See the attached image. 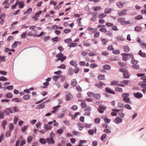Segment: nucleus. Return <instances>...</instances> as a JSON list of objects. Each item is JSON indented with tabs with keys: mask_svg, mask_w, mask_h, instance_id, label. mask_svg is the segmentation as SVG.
I'll list each match as a JSON object with an SVG mask.
<instances>
[{
	"mask_svg": "<svg viewBox=\"0 0 146 146\" xmlns=\"http://www.w3.org/2000/svg\"><path fill=\"white\" fill-rule=\"evenodd\" d=\"M131 62L133 64H137L138 63V61L135 60L134 58H133L131 60Z\"/></svg>",
	"mask_w": 146,
	"mask_h": 146,
	"instance_id": "0e129e2a",
	"label": "nucleus"
},
{
	"mask_svg": "<svg viewBox=\"0 0 146 146\" xmlns=\"http://www.w3.org/2000/svg\"><path fill=\"white\" fill-rule=\"evenodd\" d=\"M93 96L95 99L97 100H99L100 98L101 95L99 94H94Z\"/></svg>",
	"mask_w": 146,
	"mask_h": 146,
	"instance_id": "bb28decb",
	"label": "nucleus"
},
{
	"mask_svg": "<svg viewBox=\"0 0 146 146\" xmlns=\"http://www.w3.org/2000/svg\"><path fill=\"white\" fill-rule=\"evenodd\" d=\"M137 64H134L133 65L132 67L134 69H138L139 68V66Z\"/></svg>",
	"mask_w": 146,
	"mask_h": 146,
	"instance_id": "052dcab7",
	"label": "nucleus"
},
{
	"mask_svg": "<svg viewBox=\"0 0 146 146\" xmlns=\"http://www.w3.org/2000/svg\"><path fill=\"white\" fill-rule=\"evenodd\" d=\"M121 96L123 97V100L125 103H129L130 104H131L130 99L129 98L130 96L129 94L126 93H123L122 94Z\"/></svg>",
	"mask_w": 146,
	"mask_h": 146,
	"instance_id": "f03ea898",
	"label": "nucleus"
},
{
	"mask_svg": "<svg viewBox=\"0 0 146 146\" xmlns=\"http://www.w3.org/2000/svg\"><path fill=\"white\" fill-rule=\"evenodd\" d=\"M70 47H74L76 46L77 45V44L76 43H72L71 42L68 45Z\"/></svg>",
	"mask_w": 146,
	"mask_h": 146,
	"instance_id": "58836bf2",
	"label": "nucleus"
},
{
	"mask_svg": "<svg viewBox=\"0 0 146 146\" xmlns=\"http://www.w3.org/2000/svg\"><path fill=\"white\" fill-rule=\"evenodd\" d=\"M139 85L141 86V87L143 88L142 90L143 93L145 94V91L146 92V83L143 84L142 82H140L139 83Z\"/></svg>",
	"mask_w": 146,
	"mask_h": 146,
	"instance_id": "1a4fd4ad",
	"label": "nucleus"
},
{
	"mask_svg": "<svg viewBox=\"0 0 146 146\" xmlns=\"http://www.w3.org/2000/svg\"><path fill=\"white\" fill-rule=\"evenodd\" d=\"M113 53L115 54H118L120 53V51L119 50H113L112 51Z\"/></svg>",
	"mask_w": 146,
	"mask_h": 146,
	"instance_id": "de8ad7c7",
	"label": "nucleus"
},
{
	"mask_svg": "<svg viewBox=\"0 0 146 146\" xmlns=\"http://www.w3.org/2000/svg\"><path fill=\"white\" fill-rule=\"evenodd\" d=\"M106 107L103 106H100L99 108H98V110L99 112L102 113H103L104 111L106 110Z\"/></svg>",
	"mask_w": 146,
	"mask_h": 146,
	"instance_id": "6e6552de",
	"label": "nucleus"
},
{
	"mask_svg": "<svg viewBox=\"0 0 146 146\" xmlns=\"http://www.w3.org/2000/svg\"><path fill=\"white\" fill-rule=\"evenodd\" d=\"M117 21L118 22L120 23V24L122 25H125L129 24L130 23V22L129 21H125V19L123 18H119L117 19Z\"/></svg>",
	"mask_w": 146,
	"mask_h": 146,
	"instance_id": "39448f33",
	"label": "nucleus"
},
{
	"mask_svg": "<svg viewBox=\"0 0 146 146\" xmlns=\"http://www.w3.org/2000/svg\"><path fill=\"white\" fill-rule=\"evenodd\" d=\"M45 105L44 103H43L37 106L36 107V109H40L44 108L45 107Z\"/></svg>",
	"mask_w": 146,
	"mask_h": 146,
	"instance_id": "5701e85b",
	"label": "nucleus"
},
{
	"mask_svg": "<svg viewBox=\"0 0 146 146\" xmlns=\"http://www.w3.org/2000/svg\"><path fill=\"white\" fill-rule=\"evenodd\" d=\"M42 11H40L36 13H35V16H33L32 17V18L33 19H37L39 17V15L42 14ZM37 19H35V20H36Z\"/></svg>",
	"mask_w": 146,
	"mask_h": 146,
	"instance_id": "9b49d317",
	"label": "nucleus"
},
{
	"mask_svg": "<svg viewBox=\"0 0 146 146\" xmlns=\"http://www.w3.org/2000/svg\"><path fill=\"white\" fill-rule=\"evenodd\" d=\"M26 142L25 140V139H23L21 141L20 146H22L25 144Z\"/></svg>",
	"mask_w": 146,
	"mask_h": 146,
	"instance_id": "774afa93",
	"label": "nucleus"
},
{
	"mask_svg": "<svg viewBox=\"0 0 146 146\" xmlns=\"http://www.w3.org/2000/svg\"><path fill=\"white\" fill-rule=\"evenodd\" d=\"M32 9L31 8H29L27 11H25L24 13V14H26L27 13H28L29 14L32 11Z\"/></svg>",
	"mask_w": 146,
	"mask_h": 146,
	"instance_id": "a19ab883",
	"label": "nucleus"
},
{
	"mask_svg": "<svg viewBox=\"0 0 146 146\" xmlns=\"http://www.w3.org/2000/svg\"><path fill=\"white\" fill-rule=\"evenodd\" d=\"M17 5H19V7L20 8H22L24 6V2L23 1H20L17 2Z\"/></svg>",
	"mask_w": 146,
	"mask_h": 146,
	"instance_id": "4468645a",
	"label": "nucleus"
},
{
	"mask_svg": "<svg viewBox=\"0 0 146 146\" xmlns=\"http://www.w3.org/2000/svg\"><path fill=\"white\" fill-rule=\"evenodd\" d=\"M55 134L53 132H51L50 133V137L46 138L47 143L49 144H54L55 141L53 138L55 137Z\"/></svg>",
	"mask_w": 146,
	"mask_h": 146,
	"instance_id": "f257e3e1",
	"label": "nucleus"
},
{
	"mask_svg": "<svg viewBox=\"0 0 146 146\" xmlns=\"http://www.w3.org/2000/svg\"><path fill=\"white\" fill-rule=\"evenodd\" d=\"M66 100L67 101L72 100L73 98V96L71 94H68L65 96Z\"/></svg>",
	"mask_w": 146,
	"mask_h": 146,
	"instance_id": "f8f14e48",
	"label": "nucleus"
},
{
	"mask_svg": "<svg viewBox=\"0 0 146 146\" xmlns=\"http://www.w3.org/2000/svg\"><path fill=\"white\" fill-rule=\"evenodd\" d=\"M30 98V96L28 94L25 95L23 96V98L25 100H29Z\"/></svg>",
	"mask_w": 146,
	"mask_h": 146,
	"instance_id": "72a5a7b5",
	"label": "nucleus"
},
{
	"mask_svg": "<svg viewBox=\"0 0 146 146\" xmlns=\"http://www.w3.org/2000/svg\"><path fill=\"white\" fill-rule=\"evenodd\" d=\"M119 81L117 80H113L111 82V85H115L116 86H119Z\"/></svg>",
	"mask_w": 146,
	"mask_h": 146,
	"instance_id": "aec40b11",
	"label": "nucleus"
},
{
	"mask_svg": "<svg viewBox=\"0 0 146 146\" xmlns=\"http://www.w3.org/2000/svg\"><path fill=\"white\" fill-rule=\"evenodd\" d=\"M4 113L3 112L0 111V119H3L4 117Z\"/></svg>",
	"mask_w": 146,
	"mask_h": 146,
	"instance_id": "13d9d810",
	"label": "nucleus"
},
{
	"mask_svg": "<svg viewBox=\"0 0 146 146\" xmlns=\"http://www.w3.org/2000/svg\"><path fill=\"white\" fill-rule=\"evenodd\" d=\"M123 48L125 52H128L129 51V47L127 46H124L123 47Z\"/></svg>",
	"mask_w": 146,
	"mask_h": 146,
	"instance_id": "f704fd0d",
	"label": "nucleus"
},
{
	"mask_svg": "<svg viewBox=\"0 0 146 146\" xmlns=\"http://www.w3.org/2000/svg\"><path fill=\"white\" fill-rule=\"evenodd\" d=\"M106 91L108 93H110L112 94H115V92L114 91H113L111 89L109 88L106 87L105 89Z\"/></svg>",
	"mask_w": 146,
	"mask_h": 146,
	"instance_id": "dca6fc26",
	"label": "nucleus"
},
{
	"mask_svg": "<svg viewBox=\"0 0 146 146\" xmlns=\"http://www.w3.org/2000/svg\"><path fill=\"white\" fill-rule=\"evenodd\" d=\"M58 68H61L62 69H64L66 68V65L65 64H61L60 66L57 67Z\"/></svg>",
	"mask_w": 146,
	"mask_h": 146,
	"instance_id": "e2e57ef3",
	"label": "nucleus"
},
{
	"mask_svg": "<svg viewBox=\"0 0 146 146\" xmlns=\"http://www.w3.org/2000/svg\"><path fill=\"white\" fill-rule=\"evenodd\" d=\"M11 131L9 130L7 131L5 134V136L7 137H8L10 135Z\"/></svg>",
	"mask_w": 146,
	"mask_h": 146,
	"instance_id": "bf43d9fd",
	"label": "nucleus"
},
{
	"mask_svg": "<svg viewBox=\"0 0 146 146\" xmlns=\"http://www.w3.org/2000/svg\"><path fill=\"white\" fill-rule=\"evenodd\" d=\"M117 5L119 8H122L123 7V4L121 2H118L116 3Z\"/></svg>",
	"mask_w": 146,
	"mask_h": 146,
	"instance_id": "ea45409f",
	"label": "nucleus"
},
{
	"mask_svg": "<svg viewBox=\"0 0 146 146\" xmlns=\"http://www.w3.org/2000/svg\"><path fill=\"white\" fill-rule=\"evenodd\" d=\"M129 54L123 53L121 55L123 56L122 60L124 61H125L127 59L126 56L129 55Z\"/></svg>",
	"mask_w": 146,
	"mask_h": 146,
	"instance_id": "b1692460",
	"label": "nucleus"
},
{
	"mask_svg": "<svg viewBox=\"0 0 146 146\" xmlns=\"http://www.w3.org/2000/svg\"><path fill=\"white\" fill-rule=\"evenodd\" d=\"M52 127L51 125H49L46 123L44 124L43 128L44 130L47 131L51 130Z\"/></svg>",
	"mask_w": 146,
	"mask_h": 146,
	"instance_id": "423d86ee",
	"label": "nucleus"
},
{
	"mask_svg": "<svg viewBox=\"0 0 146 146\" xmlns=\"http://www.w3.org/2000/svg\"><path fill=\"white\" fill-rule=\"evenodd\" d=\"M122 121V120L121 118L117 117L115 118V119L114 120V121L116 123H120Z\"/></svg>",
	"mask_w": 146,
	"mask_h": 146,
	"instance_id": "6ab92c4d",
	"label": "nucleus"
},
{
	"mask_svg": "<svg viewBox=\"0 0 146 146\" xmlns=\"http://www.w3.org/2000/svg\"><path fill=\"white\" fill-rule=\"evenodd\" d=\"M78 108V107L76 105H73L71 108V109L72 110H76Z\"/></svg>",
	"mask_w": 146,
	"mask_h": 146,
	"instance_id": "680f3d73",
	"label": "nucleus"
},
{
	"mask_svg": "<svg viewBox=\"0 0 146 146\" xmlns=\"http://www.w3.org/2000/svg\"><path fill=\"white\" fill-rule=\"evenodd\" d=\"M111 10L110 8H106L105 9L104 12L105 13H108L111 12Z\"/></svg>",
	"mask_w": 146,
	"mask_h": 146,
	"instance_id": "7c9ffc66",
	"label": "nucleus"
},
{
	"mask_svg": "<svg viewBox=\"0 0 146 146\" xmlns=\"http://www.w3.org/2000/svg\"><path fill=\"white\" fill-rule=\"evenodd\" d=\"M134 95L136 98H140L142 97V94L139 92L134 93Z\"/></svg>",
	"mask_w": 146,
	"mask_h": 146,
	"instance_id": "2eb2a0df",
	"label": "nucleus"
},
{
	"mask_svg": "<svg viewBox=\"0 0 146 146\" xmlns=\"http://www.w3.org/2000/svg\"><path fill=\"white\" fill-rule=\"evenodd\" d=\"M101 41L102 44L103 45H105L108 42V40H106V39L104 38L102 39Z\"/></svg>",
	"mask_w": 146,
	"mask_h": 146,
	"instance_id": "8fccbe9b",
	"label": "nucleus"
},
{
	"mask_svg": "<svg viewBox=\"0 0 146 146\" xmlns=\"http://www.w3.org/2000/svg\"><path fill=\"white\" fill-rule=\"evenodd\" d=\"M115 89L116 91L120 92H122L123 91L122 88L118 87L115 88Z\"/></svg>",
	"mask_w": 146,
	"mask_h": 146,
	"instance_id": "37998d69",
	"label": "nucleus"
},
{
	"mask_svg": "<svg viewBox=\"0 0 146 146\" xmlns=\"http://www.w3.org/2000/svg\"><path fill=\"white\" fill-rule=\"evenodd\" d=\"M100 33L99 32H96L94 35V37L95 38H97L99 37Z\"/></svg>",
	"mask_w": 146,
	"mask_h": 146,
	"instance_id": "09e8293b",
	"label": "nucleus"
},
{
	"mask_svg": "<svg viewBox=\"0 0 146 146\" xmlns=\"http://www.w3.org/2000/svg\"><path fill=\"white\" fill-rule=\"evenodd\" d=\"M87 30L89 31L90 32L92 33H95L97 30L96 28H93L91 27H89L87 28Z\"/></svg>",
	"mask_w": 146,
	"mask_h": 146,
	"instance_id": "f3484780",
	"label": "nucleus"
},
{
	"mask_svg": "<svg viewBox=\"0 0 146 146\" xmlns=\"http://www.w3.org/2000/svg\"><path fill=\"white\" fill-rule=\"evenodd\" d=\"M9 129L11 130H12L14 128V126L13 123H10L9 125Z\"/></svg>",
	"mask_w": 146,
	"mask_h": 146,
	"instance_id": "338daca9",
	"label": "nucleus"
},
{
	"mask_svg": "<svg viewBox=\"0 0 146 146\" xmlns=\"http://www.w3.org/2000/svg\"><path fill=\"white\" fill-rule=\"evenodd\" d=\"M95 85L99 88H101L103 86L105 85V84L101 82H99L98 83L96 84Z\"/></svg>",
	"mask_w": 146,
	"mask_h": 146,
	"instance_id": "a211bd4d",
	"label": "nucleus"
},
{
	"mask_svg": "<svg viewBox=\"0 0 146 146\" xmlns=\"http://www.w3.org/2000/svg\"><path fill=\"white\" fill-rule=\"evenodd\" d=\"M70 64L72 66L76 67L77 65V64L75 61L74 60H71L70 62Z\"/></svg>",
	"mask_w": 146,
	"mask_h": 146,
	"instance_id": "473e14b6",
	"label": "nucleus"
},
{
	"mask_svg": "<svg viewBox=\"0 0 146 146\" xmlns=\"http://www.w3.org/2000/svg\"><path fill=\"white\" fill-rule=\"evenodd\" d=\"M9 2V0H5L4 1L2 5L4 6L5 9H7L9 8L8 6H7V5Z\"/></svg>",
	"mask_w": 146,
	"mask_h": 146,
	"instance_id": "412c9836",
	"label": "nucleus"
},
{
	"mask_svg": "<svg viewBox=\"0 0 146 146\" xmlns=\"http://www.w3.org/2000/svg\"><path fill=\"white\" fill-rule=\"evenodd\" d=\"M119 71L123 73V78H129L130 74L128 71L126 69L122 68L119 69Z\"/></svg>",
	"mask_w": 146,
	"mask_h": 146,
	"instance_id": "7ed1b4c3",
	"label": "nucleus"
},
{
	"mask_svg": "<svg viewBox=\"0 0 146 146\" xmlns=\"http://www.w3.org/2000/svg\"><path fill=\"white\" fill-rule=\"evenodd\" d=\"M21 43V42L19 41H15L12 45V47L13 48H15L17 46V44L18 43L20 44Z\"/></svg>",
	"mask_w": 146,
	"mask_h": 146,
	"instance_id": "4c0bfd02",
	"label": "nucleus"
},
{
	"mask_svg": "<svg viewBox=\"0 0 146 146\" xmlns=\"http://www.w3.org/2000/svg\"><path fill=\"white\" fill-rule=\"evenodd\" d=\"M111 66L108 65H105L103 66V68L104 69L106 70H110L111 68Z\"/></svg>",
	"mask_w": 146,
	"mask_h": 146,
	"instance_id": "a18cd8bd",
	"label": "nucleus"
},
{
	"mask_svg": "<svg viewBox=\"0 0 146 146\" xmlns=\"http://www.w3.org/2000/svg\"><path fill=\"white\" fill-rule=\"evenodd\" d=\"M33 139V137L31 136H29L27 138V142L30 143Z\"/></svg>",
	"mask_w": 146,
	"mask_h": 146,
	"instance_id": "49530a36",
	"label": "nucleus"
},
{
	"mask_svg": "<svg viewBox=\"0 0 146 146\" xmlns=\"http://www.w3.org/2000/svg\"><path fill=\"white\" fill-rule=\"evenodd\" d=\"M6 96L8 98H11L13 97V95L11 93L9 92L7 94Z\"/></svg>",
	"mask_w": 146,
	"mask_h": 146,
	"instance_id": "5fc2aeb1",
	"label": "nucleus"
},
{
	"mask_svg": "<svg viewBox=\"0 0 146 146\" xmlns=\"http://www.w3.org/2000/svg\"><path fill=\"white\" fill-rule=\"evenodd\" d=\"M7 80V79L4 76L0 77V81H6Z\"/></svg>",
	"mask_w": 146,
	"mask_h": 146,
	"instance_id": "3c124183",
	"label": "nucleus"
},
{
	"mask_svg": "<svg viewBox=\"0 0 146 146\" xmlns=\"http://www.w3.org/2000/svg\"><path fill=\"white\" fill-rule=\"evenodd\" d=\"M105 78V76L104 75L100 74L98 77V79L99 80H104Z\"/></svg>",
	"mask_w": 146,
	"mask_h": 146,
	"instance_id": "c85d7f7f",
	"label": "nucleus"
},
{
	"mask_svg": "<svg viewBox=\"0 0 146 146\" xmlns=\"http://www.w3.org/2000/svg\"><path fill=\"white\" fill-rule=\"evenodd\" d=\"M7 124V122L5 120H4L2 121V126L3 129H5V126Z\"/></svg>",
	"mask_w": 146,
	"mask_h": 146,
	"instance_id": "e433bc0d",
	"label": "nucleus"
},
{
	"mask_svg": "<svg viewBox=\"0 0 146 146\" xmlns=\"http://www.w3.org/2000/svg\"><path fill=\"white\" fill-rule=\"evenodd\" d=\"M64 41L66 43H69L72 41V40L71 38H70L65 39Z\"/></svg>",
	"mask_w": 146,
	"mask_h": 146,
	"instance_id": "6e6d98bb",
	"label": "nucleus"
},
{
	"mask_svg": "<svg viewBox=\"0 0 146 146\" xmlns=\"http://www.w3.org/2000/svg\"><path fill=\"white\" fill-rule=\"evenodd\" d=\"M127 10L126 9H124L121 11L119 12L118 13V15L119 16H121L123 15L126 14L127 13Z\"/></svg>",
	"mask_w": 146,
	"mask_h": 146,
	"instance_id": "9d476101",
	"label": "nucleus"
},
{
	"mask_svg": "<svg viewBox=\"0 0 146 146\" xmlns=\"http://www.w3.org/2000/svg\"><path fill=\"white\" fill-rule=\"evenodd\" d=\"M77 82L76 79H73L72 80L70 83V85L73 86H75L77 84Z\"/></svg>",
	"mask_w": 146,
	"mask_h": 146,
	"instance_id": "ddd939ff",
	"label": "nucleus"
},
{
	"mask_svg": "<svg viewBox=\"0 0 146 146\" xmlns=\"http://www.w3.org/2000/svg\"><path fill=\"white\" fill-rule=\"evenodd\" d=\"M56 57L58 58V59L55 60L56 62L60 60L61 62H63L66 58V56H64V54L61 53H59L57 54Z\"/></svg>",
	"mask_w": 146,
	"mask_h": 146,
	"instance_id": "20e7f679",
	"label": "nucleus"
},
{
	"mask_svg": "<svg viewBox=\"0 0 146 146\" xmlns=\"http://www.w3.org/2000/svg\"><path fill=\"white\" fill-rule=\"evenodd\" d=\"M4 111L7 115H9L10 113H13V111L10 108H8L5 109L4 110Z\"/></svg>",
	"mask_w": 146,
	"mask_h": 146,
	"instance_id": "0eeeda50",
	"label": "nucleus"
},
{
	"mask_svg": "<svg viewBox=\"0 0 146 146\" xmlns=\"http://www.w3.org/2000/svg\"><path fill=\"white\" fill-rule=\"evenodd\" d=\"M63 130L62 129H59L57 130L56 131V134L58 135H59L60 136L61 134L63 132Z\"/></svg>",
	"mask_w": 146,
	"mask_h": 146,
	"instance_id": "c756f323",
	"label": "nucleus"
},
{
	"mask_svg": "<svg viewBox=\"0 0 146 146\" xmlns=\"http://www.w3.org/2000/svg\"><path fill=\"white\" fill-rule=\"evenodd\" d=\"M135 30L137 32H140L141 30V28L139 26H137L135 27Z\"/></svg>",
	"mask_w": 146,
	"mask_h": 146,
	"instance_id": "2f4dec72",
	"label": "nucleus"
},
{
	"mask_svg": "<svg viewBox=\"0 0 146 146\" xmlns=\"http://www.w3.org/2000/svg\"><path fill=\"white\" fill-rule=\"evenodd\" d=\"M143 18V16L141 15H139L135 17V19L136 20H139Z\"/></svg>",
	"mask_w": 146,
	"mask_h": 146,
	"instance_id": "c03bdc74",
	"label": "nucleus"
},
{
	"mask_svg": "<svg viewBox=\"0 0 146 146\" xmlns=\"http://www.w3.org/2000/svg\"><path fill=\"white\" fill-rule=\"evenodd\" d=\"M106 15L105 13H101L99 14L98 17L99 19H102L106 16Z\"/></svg>",
	"mask_w": 146,
	"mask_h": 146,
	"instance_id": "a878e982",
	"label": "nucleus"
},
{
	"mask_svg": "<svg viewBox=\"0 0 146 146\" xmlns=\"http://www.w3.org/2000/svg\"><path fill=\"white\" fill-rule=\"evenodd\" d=\"M99 31L105 33L106 32L107 30L106 28H103L100 29Z\"/></svg>",
	"mask_w": 146,
	"mask_h": 146,
	"instance_id": "69168bd1",
	"label": "nucleus"
},
{
	"mask_svg": "<svg viewBox=\"0 0 146 146\" xmlns=\"http://www.w3.org/2000/svg\"><path fill=\"white\" fill-rule=\"evenodd\" d=\"M60 39L61 38H60L58 37H56L52 38L51 40L54 42H57L60 40Z\"/></svg>",
	"mask_w": 146,
	"mask_h": 146,
	"instance_id": "cd10ccee",
	"label": "nucleus"
},
{
	"mask_svg": "<svg viewBox=\"0 0 146 146\" xmlns=\"http://www.w3.org/2000/svg\"><path fill=\"white\" fill-rule=\"evenodd\" d=\"M102 9V8L100 6H98L95 7L94 9V10L95 11H98L101 10Z\"/></svg>",
	"mask_w": 146,
	"mask_h": 146,
	"instance_id": "4d7b16f0",
	"label": "nucleus"
},
{
	"mask_svg": "<svg viewBox=\"0 0 146 146\" xmlns=\"http://www.w3.org/2000/svg\"><path fill=\"white\" fill-rule=\"evenodd\" d=\"M39 141L42 144H45L47 142L46 139H45L41 138L40 139Z\"/></svg>",
	"mask_w": 146,
	"mask_h": 146,
	"instance_id": "393cba45",
	"label": "nucleus"
},
{
	"mask_svg": "<svg viewBox=\"0 0 146 146\" xmlns=\"http://www.w3.org/2000/svg\"><path fill=\"white\" fill-rule=\"evenodd\" d=\"M43 84L44 86H43L42 88H45L47 87V86L49 85V83L48 82H44Z\"/></svg>",
	"mask_w": 146,
	"mask_h": 146,
	"instance_id": "864d4df0",
	"label": "nucleus"
},
{
	"mask_svg": "<svg viewBox=\"0 0 146 146\" xmlns=\"http://www.w3.org/2000/svg\"><path fill=\"white\" fill-rule=\"evenodd\" d=\"M140 46L143 49H146V44L145 43H142L140 44Z\"/></svg>",
	"mask_w": 146,
	"mask_h": 146,
	"instance_id": "603ef678",
	"label": "nucleus"
},
{
	"mask_svg": "<svg viewBox=\"0 0 146 146\" xmlns=\"http://www.w3.org/2000/svg\"><path fill=\"white\" fill-rule=\"evenodd\" d=\"M138 54L139 55L143 57H146V54L145 53H143L141 50H139Z\"/></svg>",
	"mask_w": 146,
	"mask_h": 146,
	"instance_id": "c9c22d12",
	"label": "nucleus"
},
{
	"mask_svg": "<svg viewBox=\"0 0 146 146\" xmlns=\"http://www.w3.org/2000/svg\"><path fill=\"white\" fill-rule=\"evenodd\" d=\"M74 70L72 68L70 67L69 68L68 70V73L70 76H72L73 74Z\"/></svg>",
	"mask_w": 146,
	"mask_h": 146,
	"instance_id": "4be33fe9",
	"label": "nucleus"
},
{
	"mask_svg": "<svg viewBox=\"0 0 146 146\" xmlns=\"http://www.w3.org/2000/svg\"><path fill=\"white\" fill-rule=\"evenodd\" d=\"M81 105L82 108H84L86 107V102L85 101H82L81 103Z\"/></svg>",
	"mask_w": 146,
	"mask_h": 146,
	"instance_id": "79ce46f5",
	"label": "nucleus"
}]
</instances>
